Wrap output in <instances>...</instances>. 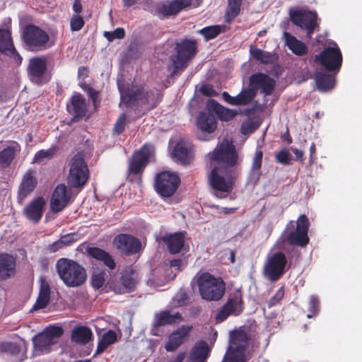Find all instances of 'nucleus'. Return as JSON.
Returning a JSON list of instances; mask_svg holds the SVG:
<instances>
[{
    "label": "nucleus",
    "instance_id": "nucleus-33",
    "mask_svg": "<svg viewBox=\"0 0 362 362\" xmlns=\"http://www.w3.org/2000/svg\"><path fill=\"white\" fill-rule=\"evenodd\" d=\"M285 45L296 55L302 57L308 53V47L302 41L288 32L284 33Z\"/></svg>",
    "mask_w": 362,
    "mask_h": 362
},
{
    "label": "nucleus",
    "instance_id": "nucleus-62",
    "mask_svg": "<svg viewBox=\"0 0 362 362\" xmlns=\"http://www.w3.org/2000/svg\"><path fill=\"white\" fill-rule=\"evenodd\" d=\"M64 246L62 244L60 240H58L47 246V250L50 253H54L63 248Z\"/></svg>",
    "mask_w": 362,
    "mask_h": 362
},
{
    "label": "nucleus",
    "instance_id": "nucleus-20",
    "mask_svg": "<svg viewBox=\"0 0 362 362\" xmlns=\"http://www.w3.org/2000/svg\"><path fill=\"white\" fill-rule=\"evenodd\" d=\"M0 52L13 59L17 64L22 62L23 59L14 47L8 29L0 28Z\"/></svg>",
    "mask_w": 362,
    "mask_h": 362
},
{
    "label": "nucleus",
    "instance_id": "nucleus-38",
    "mask_svg": "<svg viewBox=\"0 0 362 362\" xmlns=\"http://www.w3.org/2000/svg\"><path fill=\"white\" fill-rule=\"evenodd\" d=\"M93 333L86 326H76L73 328L71 334V340L78 344H86L92 339Z\"/></svg>",
    "mask_w": 362,
    "mask_h": 362
},
{
    "label": "nucleus",
    "instance_id": "nucleus-41",
    "mask_svg": "<svg viewBox=\"0 0 362 362\" xmlns=\"http://www.w3.org/2000/svg\"><path fill=\"white\" fill-rule=\"evenodd\" d=\"M250 52L255 59L263 64H270L274 61V54L256 47L251 46Z\"/></svg>",
    "mask_w": 362,
    "mask_h": 362
},
{
    "label": "nucleus",
    "instance_id": "nucleus-43",
    "mask_svg": "<svg viewBox=\"0 0 362 362\" xmlns=\"http://www.w3.org/2000/svg\"><path fill=\"white\" fill-rule=\"evenodd\" d=\"M34 344L36 348L41 351L47 349L55 343L45 334V332L39 334L34 339Z\"/></svg>",
    "mask_w": 362,
    "mask_h": 362
},
{
    "label": "nucleus",
    "instance_id": "nucleus-59",
    "mask_svg": "<svg viewBox=\"0 0 362 362\" xmlns=\"http://www.w3.org/2000/svg\"><path fill=\"white\" fill-rule=\"evenodd\" d=\"M199 91L202 94L206 96L216 95L217 93L211 84H204L201 86Z\"/></svg>",
    "mask_w": 362,
    "mask_h": 362
},
{
    "label": "nucleus",
    "instance_id": "nucleus-4",
    "mask_svg": "<svg viewBox=\"0 0 362 362\" xmlns=\"http://www.w3.org/2000/svg\"><path fill=\"white\" fill-rule=\"evenodd\" d=\"M21 39L25 48L33 52L45 51L54 45L45 30L32 23L23 28Z\"/></svg>",
    "mask_w": 362,
    "mask_h": 362
},
{
    "label": "nucleus",
    "instance_id": "nucleus-21",
    "mask_svg": "<svg viewBox=\"0 0 362 362\" xmlns=\"http://www.w3.org/2000/svg\"><path fill=\"white\" fill-rule=\"evenodd\" d=\"M121 285L113 284L112 289L116 293H124L134 290L137 283V274L131 267L125 268L121 272Z\"/></svg>",
    "mask_w": 362,
    "mask_h": 362
},
{
    "label": "nucleus",
    "instance_id": "nucleus-11",
    "mask_svg": "<svg viewBox=\"0 0 362 362\" xmlns=\"http://www.w3.org/2000/svg\"><path fill=\"white\" fill-rule=\"evenodd\" d=\"M287 259L282 252H276L268 257L263 269L264 276L270 281L276 282L285 273Z\"/></svg>",
    "mask_w": 362,
    "mask_h": 362
},
{
    "label": "nucleus",
    "instance_id": "nucleus-2",
    "mask_svg": "<svg viewBox=\"0 0 362 362\" xmlns=\"http://www.w3.org/2000/svg\"><path fill=\"white\" fill-rule=\"evenodd\" d=\"M56 269L60 279L67 287H78L86 281V269L74 260L60 258L56 263Z\"/></svg>",
    "mask_w": 362,
    "mask_h": 362
},
{
    "label": "nucleus",
    "instance_id": "nucleus-50",
    "mask_svg": "<svg viewBox=\"0 0 362 362\" xmlns=\"http://www.w3.org/2000/svg\"><path fill=\"white\" fill-rule=\"evenodd\" d=\"M125 36V31L122 28H117L113 31H105L104 37L109 41L112 42L115 39H123Z\"/></svg>",
    "mask_w": 362,
    "mask_h": 362
},
{
    "label": "nucleus",
    "instance_id": "nucleus-27",
    "mask_svg": "<svg viewBox=\"0 0 362 362\" xmlns=\"http://www.w3.org/2000/svg\"><path fill=\"white\" fill-rule=\"evenodd\" d=\"M86 251L88 256L98 262H102L110 270H113L116 268L115 259L106 250L98 247H88Z\"/></svg>",
    "mask_w": 362,
    "mask_h": 362
},
{
    "label": "nucleus",
    "instance_id": "nucleus-3",
    "mask_svg": "<svg viewBox=\"0 0 362 362\" xmlns=\"http://www.w3.org/2000/svg\"><path fill=\"white\" fill-rule=\"evenodd\" d=\"M309 228L308 218L306 215L302 214L296 221H288L280 238L290 245L304 247L309 243L310 238L308 235Z\"/></svg>",
    "mask_w": 362,
    "mask_h": 362
},
{
    "label": "nucleus",
    "instance_id": "nucleus-1",
    "mask_svg": "<svg viewBox=\"0 0 362 362\" xmlns=\"http://www.w3.org/2000/svg\"><path fill=\"white\" fill-rule=\"evenodd\" d=\"M121 98L128 107L150 111L159 105L163 95L157 88H147L144 85H132L122 93Z\"/></svg>",
    "mask_w": 362,
    "mask_h": 362
},
{
    "label": "nucleus",
    "instance_id": "nucleus-30",
    "mask_svg": "<svg viewBox=\"0 0 362 362\" xmlns=\"http://www.w3.org/2000/svg\"><path fill=\"white\" fill-rule=\"evenodd\" d=\"M16 259L6 253L0 254V281L6 280L16 274Z\"/></svg>",
    "mask_w": 362,
    "mask_h": 362
},
{
    "label": "nucleus",
    "instance_id": "nucleus-14",
    "mask_svg": "<svg viewBox=\"0 0 362 362\" xmlns=\"http://www.w3.org/2000/svg\"><path fill=\"white\" fill-rule=\"evenodd\" d=\"M112 244L121 254L126 256L136 254L141 250V241L127 233L117 235L112 240Z\"/></svg>",
    "mask_w": 362,
    "mask_h": 362
},
{
    "label": "nucleus",
    "instance_id": "nucleus-18",
    "mask_svg": "<svg viewBox=\"0 0 362 362\" xmlns=\"http://www.w3.org/2000/svg\"><path fill=\"white\" fill-rule=\"evenodd\" d=\"M37 185L36 171L29 169L23 175L17 192V202L22 204L25 199L34 192Z\"/></svg>",
    "mask_w": 362,
    "mask_h": 362
},
{
    "label": "nucleus",
    "instance_id": "nucleus-5",
    "mask_svg": "<svg viewBox=\"0 0 362 362\" xmlns=\"http://www.w3.org/2000/svg\"><path fill=\"white\" fill-rule=\"evenodd\" d=\"M197 283L201 297L208 301H218L223 296L226 284L221 278L204 272L197 276Z\"/></svg>",
    "mask_w": 362,
    "mask_h": 362
},
{
    "label": "nucleus",
    "instance_id": "nucleus-8",
    "mask_svg": "<svg viewBox=\"0 0 362 362\" xmlns=\"http://www.w3.org/2000/svg\"><path fill=\"white\" fill-rule=\"evenodd\" d=\"M69 173L67 184L73 188L84 186L88 181L89 171L83 156L81 153L75 154L69 161Z\"/></svg>",
    "mask_w": 362,
    "mask_h": 362
},
{
    "label": "nucleus",
    "instance_id": "nucleus-42",
    "mask_svg": "<svg viewBox=\"0 0 362 362\" xmlns=\"http://www.w3.org/2000/svg\"><path fill=\"white\" fill-rule=\"evenodd\" d=\"M256 96V93L250 86L248 88L243 89L236 95L237 105H248Z\"/></svg>",
    "mask_w": 362,
    "mask_h": 362
},
{
    "label": "nucleus",
    "instance_id": "nucleus-51",
    "mask_svg": "<svg viewBox=\"0 0 362 362\" xmlns=\"http://www.w3.org/2000/svg\"><path fill=\"white\" fill-rule=\"evenodd\" d=\"M126 120H127L126 114L125 113L121 114L114 125V128H113L114 134H115L117 135H119L124 131L125 127H126Z\"/></svg>",
    "mask_w": 362,
    "mask_h": 362
},
{
    "label": "nucleus",
    "instance_id": "nucleus-58",
    "mask_svg": "<svg viewBox=\"0 0 362 362\" xmlns=\"http://www.w3.org/2000/svg\"><path fill=\"white\" fill-rule=\"evenodd\" d=\"M87 93L89 98L91 99L95 108H97L100 103L99 98V92L95 90L92 87H89L87 90Z\"/></svg>",
    "mask_w": 362,
    "mask_h": 362
},
{
    "label": "nucleus",
    "instance_id": "nucleus-37",
    "mask_svg": "<svg viewBox=\"0 0 362 362\" xmlns=\"http://www.w3.org/2000/svg\"><path fill=\"white\" fill-rule=\"evenodd\" d=\"M189 149V144L185 140L180 139L174 146L172 155L176 161L188 164L190 160Z\"/></svg>",
    "mask_w": 362,
    "mask_h": 362
},
{
    "label": "nucleus",
    "instance_id": "nucleus-46",
    "mask_svg": "<svg viewBox=\"0 0 362 362\" xmlns=\"http://www.w3.org/2000/svg\"><path fill=\"white\" fill-rule=\"evenodd\" d=\"M241 4H235L228 2V7L226 10V22L230 23L232 22L240 13Z\"/></svg>",
    "mask_w": 362,
    "mask_h": 362
},
{
    "label": "nucleus",
    "instance_id": "nucleus-64",
    "mask_svg": "<svg viewBox=\"0 0 362 362\" xmlns=\"http://www.w3.org/2000/svg\"><path fill=\"white\" fill-rule=\"evenodd\" d=\"M82 0H74L72 6V10L74 15H79L83 11Z\"/></svg>",
    "mask_w": 362,
    "mask_h": 362
},
{
    "label": "nucleus",
    "instance_id": "nucleus-53",
    "mask_svg": "<svg viewBox=\"0 0 362 362\" xmlns=\"http://www.w3.org/2000/svg\"><path fill=\"white\" fill-rule=\"evenodd\" d=\"M284 296V288L281 287L278 289L276 293L269 300L268 306L269 308L274 307L279 304Z\"/></svg>",
    "mask_w": 362,
    "mask_h": 362
},
{
    "label": "nucleus",
    "instance_id": "nucleus-23",
    "mask_svg": "<svg viewBox=\"0 0 362 362\" xmlns=\"http://www.w3.org/2000/svg\"><path fill=\"white\" fill-rule=\"evenodd\" d=\"M71 198V192L67 190L64 184L58 185L53 191L50 199V209L54 213L64 209Z\"/></svg>",
    "mask_w": 362,
    "mask_h": 362
},
{
    "label": "nucleus",
    "instance_id": "nucleus-31",
    "mask_svg": "<svg viewBox=\"0 0 362 362\" xmlns=\"http://www.w3.org/2000/svg\"><path fill=\"white\" fill-rule=\"evenodd\" d=\"M211 349L204 340L197 341L189 354L190 362H205L209 356Z\"/></svg>",
    "mask_w": 362,
    "mask_h": 362
},
{
    "label": "nucleus",
    "instance_id": "nucleus-17",
    "mask_svg": "<svg viewBox=\"0 0 362 362\" xmlns=\"http://www.w3.org/2000/svg\"><path fill=\"white\" fill-rule=\"evenodd\" d=\"M244 310L243 297L241 293H236L229 298L226 304L223 305L216 316L217 322H223L229 315H240Z\"/></svg>",
    "mask_w": 362,
    "mask_h": 362
},
{
    "label": "nucleus",
    "instance_id": "nucleus-13",
    "mask_svg": "<svg viewBox=\"0 0 362 362\" xmlns=\"http://www.w3.org/2000/svg\"><path fill=\"white\" fill-rule=\"evenodd\" d=\"M180 183V179L177 175L163 171L156 176L155 189L160 196L169 197L176 192Z\"/></svg>",
    "mask_w": 362,
    "mask_h": 362
},
{
    "label": "nucleus",
    "instance_id": "nucleus-48",
    "mask_svg": "<svg viewBox=\"0 0 362 362\" xmlns=\"http://www.w3.org/2000/svg\"><path fill=\"white\" fill-rule=\"evenodd\" d=\"M85 25V21L80 15H73L70 19V29L71 31H79Z\"/></svg>",
    "mask_w": 362,
    "mask_h": 362
},
{
    "label": "nucleus",
    "instance_id": "nucleus-47",
    "mask_svg": "<svg viewBox=\"0 0 362 362\" xmlns=\"http://www.w3.org/2000/svg\"><path fill=\"white\" fill-rule=\"evenodd\" d=\"M106 273L105 271H100L93 273L91 276V284L93 288L98 290L100 288L105 284Z\"/></svg>",
    "mask_w": 362,
    "mask_h": 362
},
{
    "label": "nucleus",
    "instance_id": "nucleus-6",
    "mask_svg": "<svg viewBox=\"0 0 362 362\" xmlns=\"http://www.w3.org/2000/svg\"><path fill=\"white\" fill-rule=\"evenodd\" d=\"M238 154L234 145L222 142L206 156V167L220 166L221 169L228 170L238 163Z\"/></svg>",
    "mask_w": 362,
    "mask_h": 362
},
{
    "label": "nucleus",
    "instance_id": "nucleus-22",
    "mask_svg": "<svg viewBox=\"0 0 362 362\" xmlns=\"http://www.w3.org/2000/svg\"><path fill=\"white\" fill-rule=\"evenodd\" d=\"M45 206L43 197H35L24 208L23 214L28 220L37 224L42 218Z\"/></svg>",
    "mask_w": 362,
    "mask_h": 362
},
{
    "label": "nucleus",
    "instance_id": "nucleus-10",
    "mask_svg": "<svg viewBox=\"0 0 362 362\" xmlns=\"http://www.w3.org/2000/svg\"><path fill=\"white\" fill-rule=\"evenodd\" d=\"M30 81L37 86H43L49 83L52 74L47 71V60L42 57H34L29 60L27 67Z\"/></svg>",
    "mask_w": 362,
    "mask_h": 362
},
{
    "label": "nucleus",
    "instance_id": "nucleus-9",
    "mask_svg": "<svg viewBox=\"0 0 362 362\" xmlns=\"http://www.w3.org/2000/svg\"><path fill=\"white\" fill-rule=\"evenodd\" d=\"M315 61L326 71L337 74L342 65L343 56L337 43L333 42V46L325 47L319 54H316Z\"/></svg>",
    "mask_w": 362,
    "mask_h": 362
},
{
    "label": "nucleus",
    "instance_id": "nucleus-49",
    "mask_svg": "<svg viewBox=\"0 0 362 362\" xmlns=\"http://www.w3.org/2000/svg\"><path fill=\"white\" fill-rule=\"evenodd\" d=\"M45 332L56 344L57 339L63 334L64 329L59 326H51Z\"/></svg>",
    "mask_w": 362,
    "mask_h": 362
},
{
    "label": "nucleus",
    "instance_id": "nucleus-26",
    "mask_svg": "<svg viewBox=\"0 0 362 362\" xmlns=\"http://www.w3.org/2000/svg\"><path fill=\"white\" fill-rule=\"evenodd\" d=\"M192 329V325H183L173 331L169 335L168 341L165 346L166 351L171 352L177 349L184 343L185 338L188 336Z\"/></svg>",
    "mask_w": 362,
    "mask_h": 362
},
{
    "label": "nucleus",
    "instance_id": "nucleus-35",
    "mask_svg": "<svg viewBox=\"0 0 362 362\" xmlns=\"http://www.w3.org/2000/svg\"><path fill=\"white\" fill-rule=\"evenodd\" d=\"M336 75L331 72H317L315 75V81L317 89L323 92L332 89L336 83Z\"/></svg>",
    "mask_w": 362,
    "mask_h": 362
},
{
    "label": "nucleus",
    "instance_id": "nucleus-34",
    "mask_svg": "<svg viewBox=\"0 0 362 362\" xmlns=\"http://www.w3.org/2000/svg\"><path fill=\"white\" fill-rule=\"evenodd\" d=\"M188 0H174L168 4H163L158 8V12L163 18L176 15L181 10L189 7Z\"/></svg>",
    "mask_w": 362,
    "mask_h": 362
},
{
    "label": "nucleus",
    "instance_id": "nucleus-63",
    "mask_svg": "<svg viewBox=\"0 0 362 362\" xmlns=\"http://www.w3.org/2000/svg\"><path fill=\"white\" fill-rule=\"evenodd\" d=\"M223 99L230 105H237L236 96H231L228 92L224 91L222 93Z\"/></svg>",
    "mask_w": 362,
    "mask_h": 362
},
{
    "label": "nucleus",
    "instance_id": "nucleus-7",
    "mask_svg": "<svg viewBox=\"0 0 362 362\" xmlns=\"http://www.w3.org/2000/svg\"><path fill=\"white\" fill-rule=\"evenodd\" d=\"M292 23L306 31V37L311 39L314 32L320 28V21L316 11L296 7L289 10Z\"/></svg>",
    "mask_w": 362,
    "mask_h": 362
},
{
    "label": "nucleus",
    "instance_id": "nucleus-56",
    "mask_svg": "<svg viewBox=\"0 0 362 362\" xmlns=\"http://www.w3.org/2000/svg\"><path fill=\"white\" fill-rule=\"evenodd\" d=\"M175 300L179 306H183L189 303V296L185 291L180 290Z\"/></svg>",
    "mask_w": 362,
    "mask_h": 362
},
{
    "label": "nucleus",
    "instance_id": "nucleus-24",
    "mask_svg": "<svg viewBox=\"0 0 362 362\" xmlns=\"http://www.w3.org/2000/svg\"><path fill=\"white\" fill-rule=\"evenodd\" d=\"M68 112L73 116L72 122L81 120L87 114L88 108L85 98L80 93L73 95L67 104Z\"/></svg>",
    "mask_w": 362,
    "mask_h": 362
},
{
    "label": "nucleus",
    "instance_id": "nucleus-45",
    "mask_svg": "<svg viewBox=\"0 0 362 362\" xmlns=\"http://www.w3.org/2000/svg\"><path fill=\"white\" fill-rule=\"evenodd\" d=\"M58 148L57 146H52L51 148L47 150H40L35 153L33 158V161L35 163H40L45 159L49 160L54 156Z\"/></svg>",
    "mask_w": 362,
    "mask_h": 362
},
{
    "label": "nucleus",
    "instance_id": "nucleus-25",
    "mask_svg": "<svg viewBox=\"0 0 362 362\" xmlns=\"http://www.w3.org/2000/svg\"><path fill=\"white\" fill-rule=\"evenodd\" d=\"M20 151L21 146L17 141H6V145L0 151V170L9 168Z\"/></svg>",
    "mask_w": 362,
    "mask_h": 362
},
{
    "label": "nucleus",
    "instance_id": "nucleus-12",
    "mask_svg": "<svg viewBox=\"0 0 362 362\" xmlns=\"http://www.w3.org/2000/svg\"><path fill=\"white\" fill-rule=\"evenodd\" d=\"M176 59L173 60L175 69H184L197 52L196 40H183L175 44Z\"/></svg>",
    "mask_w": 362,
    "mask_h": 362
},
{
    "label": "nucleus",
    "instance_id": "nucleus-61",
    "mask_svg": "<svg viewBox=\"0 0 362 362\" xmlns=\"http://www.w3.org/2000/svg\"><path fill=\"white\" fill-rule=\"evenodd\" d=\"M102 338L107 343V344L111 345L116 341L117 335L114 331L109 330L103 334Z\"/></svg>",
    "mask_w": 362,
    "mask_h": 362
},
{
    "label": "nucleus",
    "instance_id": "nucleus-28",
    "mask_svg": "<svg viewBox=\"0 0 362 362\" xmlns=\"http://www.w3.org/2000/svg\"><path fill=\"white\" fill-rule=\"evenodd\" d=\"M160 240L167 245L170 254H177L184 246L185 233L177 232L173 234H165L160 238Z\"/></svg>",
    "mask_w": 362,
    "mask_h": 362
},
{
    "label": "nucleus",
    "instance_id": "nucleus-55",
    "mask_svg": "<svg viewBox=\"0 0 362 362\" xmlns=\"http://www.w3.org/2000/svg\"><path fill=\"white\" fill-rule=\"evenodd\" d=\"M257 125L252 121H249L242 124L240 127V132L244 135L250 134L257 129Z\"/></svg>",
    "mask_w": 362,
    "mask_h": 362
},
{
    "label": "nucleus",
    "instance_id": "nucleus-29",
    "mask_svg": "<svg viewBox=\"0 0 362 362\" xmlns=\"http://www.w3.org/2000/svg\"><path fill=\"white\" fill-rule=\"evenodd\" d=\"M206 108L208 111L214 112L220 120L224 122L232 120L238 115L236 110L226 107L213 99L208 100Z\"/></svg>",
    "mask_w": 362,
    "mask_h": 362
},
{
    "label": "nucleus",
    "instance_id": "nucleus-36",
    "mask_svg": "<svg viewBox=\"0 0 362 362\" xmlns=\"http://www.w3.org/2000/svg\"><path fill=\"white\" fill-rule=\"evenodd\" d=\"M263 152L257 151L252 160V167L248 175L247 182L252 185H256L262 175L261 167L262 163Z\"/></svg>",
    "mask_w": 362,
    "mask_h": 362
},
{
    "label": "nucleus",
    "instance_id": "nucleus-40",
    "mask_svg": "<svg viewBox=\"0 0 362 362\" xmlns=\"http://www.w3.org/2000/svg\"><path fill=\"white\" fill-rule=\"evenodd\" d=\"M50 301V288L47 283L43 282L41 284L39 296L33 309H43L47 306Z\"/></svg>",
    "mask_w": 362,
    "mask_h": 362
},
{
    "label": "nucleus",
    "instance_id": "nucleus-39",
    "mask_svg": "<svg viewBox=\"0 0 362 362\" xmlns=\"http://www.w3.org/2000/svg\"><path fill=\"white\" fill-rule=\"evenodd\" d=\"M155 318L153 327L156 328L167 325H173L183 320V317L180 313L170 314V311L168 310L160 312L156 315Z\"/></svg>",
    "mask_w": 362,
    "mask_h": 362
},
{
    "label": "nucleus",
    "instance_id": "nucleus-52",
    "mask_svg": "<svg viewBox=\"0 0 362 362\" xmlns=\"http://www.w3.org/2000/svg\"><path fill=\"white\" fill-rule=\"evenodd\" d=\"M320 310V302L316 296H312L309 302V314L307 317L308 318L317 315Z\"/></svg>",
    "mask_w": 362,
    "mask_h": 362
},
{
    "label": "nucleus",
    "instance_id": "nucleus-60",
    "mask_svg": "<svg viewBox=\"0 0 362 362\" xmlns=\"http://www.w3.org/2000/svg\"><path fill=\"white\" fill-rule=\"evenodd\" d=\"M76 236V235L74 233H69L62 236L59 240L63 246L65 247L70 245L73 243L76 242L77 240Z\"/></svg>",
    "mask_w": 362,
    "mask_h": 362
},
{
    "label": "nucleus",
    "instance_id": "nucleus-16",
    "mask_svg": "<svg viewBox=\"0 0 362 362\" xmlns=\"http://www.w3.org/2000/svg\"><path fill=\"white\" fill-rule=\"evenodd\" d=\"M151 156L150 147L147 144L135 152L132 159L129 160L128 166V173L135 176L141 175L146 166L147 165Z\"/></svg>",
    "mask_w": 362,
    "mask_h": 362
},
{
    "label": "nucleus",
    "instance_id": "nucleus-54",
    "mask_svg": "<svg viewBox=\"0 0 362 362\" xmlns=\"http://www.w3.org/2000/svg\"><path fill=\"white\" fill-rule=\"evenodd\" d=\"M276 160L279 163L288 165L291 161V155L287 150L283 149L276 153Z\"/></svg>",
    "mask_w": 362,
    "mask_h": 362
},
{
    "label": "nucleus",
    "instance_id": "nucleus-32",
    "mask_svg": "<svg viewBox=\"0 0 362 362\" xmlns=\"http://www.w3.org/2000/svg\"><path fill=\"white\" fill-rule=\"evenodd\" d=\"M197 127L207 133L214 132L217 128V122L215 116L211 112H201L197 119Z\"/></svg>",
    "mask_w": 362,
    "mask_h": 362
},
{
    "label": "nucleus",
    "instance_id": "nucleus-15",
    "mask_svg": "<svg viewBox=\"0 0 362 362\" xmlns=\"http://www.w3.org/2000/svg\"><path fill=\"white\" fill-rule=\"evenodd\" d=\"M211 169L208 180L211 188L221 192L229 193L233 188V180L230 176L225 178L221 174L226 173L227 170L220 166L210 168Z\"/></svg>",
    "mask_w": 362,
    "mask_h": 362
},
{
    "label": "nucleus",
    "instance_id": "nucleus-57",
    "mask_svg": "<svg viewBox=\"0 0 362 362\" xmlns=\"http://www.w3.org/2000/svg\"><path fill=\"white\" fill-rule=\"evenodd\" d=\"M0 350L5 352L16 353L19 351V346L16 343L3 342L0 344Z\"/></svg>",
    "mask_w": 362,
    "mask_h": 362
},
{
    "label": "nucleus",
    "instance_id": "nucleus-44",
    "mask_svg": "<svg viewBox=\"0 0 362 362\" xmlns=\"http://www.w3.org/2000/svg\"><path fill=\"white\" fill-rule=\"evenodd\" d=\"M221 32V26L211 25L206 26L198 31V33L203 35L206 41H209L216 37Z\"/></svg>",
    "mask_w": 362,
    "mask_h": 362
},
{
    "label": "nucleus",
    "instance_id": "nucleus-19",
    "mask_svg": "<svg viewBox=\"0 0 362 362\" xmlns=\"http://www.w3.org/2000/svg\"><path fill=\"white\" fill-rule=\"evenodd\" d=\"M249 85L255 93L260 90L266 95H270L274 90L276 81L266 74L256 73L250 77Z\"/></svg>",
    "mask_w": 362,
    "mask_h": 362
}]
</instances>
